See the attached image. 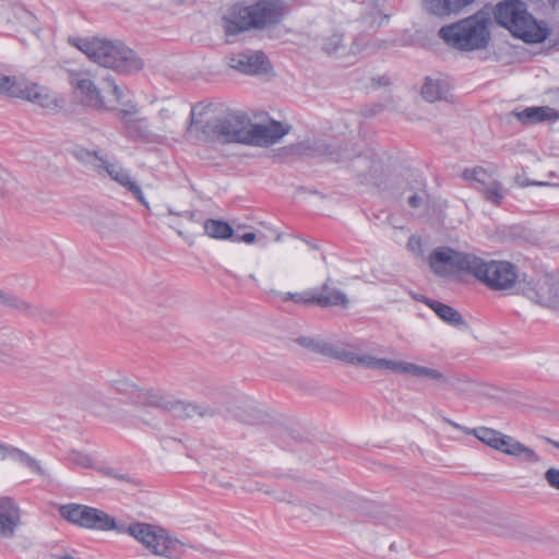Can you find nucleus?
<instances>
[{
	"label": "nucleus",
	"instance_id": "obj_1",
	"mask_svg": "<svg viewBox=\"0 0 559 559\" xmlns=\"http://www.w3.org/2000/svg\"><path fill=\"white\" fill-rule=\"evenodd\" d=\"M68 43L86 55L91 61L120 73H132L143 67L136 53L120 41L93 36L69 37Z\"/></svg>",
	"mask_w": 559,
	"mask_h": 559
},
{
	"label": "nucleus",
	"instance_id": "obj_2",
	"mask_svg": "<svg viewBox=\"0 0 559 559\" xmlns=\"http://www.w3.org/2000/svg\"><path fill=\"white\" fill-rule=\"evenodd\" d=\"M286 7L282 0H260L247 7L235 8L230 17L224 19L227 36H234L251 28H265L282 21Z\"/></svg>",
	"mask_w": 559,
	"mask_h": 559
},
{
	"label": "nucleus",
	"instance_id": "obj_3",
	"mask_svg": "<svg viewBox=\"0 0 559 559\" xmlns=\"http://www.w3.org/2000/svg\"><path fill=\"white\" fill-rule=\"evenodd\" d=\"M189 131L199 130V138L205 141L222 144H245L248 128V118L239 112H228L222 116L207 118L204 122L194 118L195 107L191 110Z\"/></svg>",
	"mask_w": 559,
	"mask_h": 559
},
{
	"label": "nucleus",
	"instance_id": "obj_4",
	"mask_svg": "<svg viewBox=\"0 0 559 559\" xmlns=\"http://www.w3.org/2000/svg\"><path fill=\"white\" fill-rule=\"evenodd\" d=\"M490 19L483 12L442 26L439 36L449 46L463 51H473L487 47L490 39Z\"/></svg>",
	"mask_w": 559,
	"mask_h": 559
},
{
	"label": "nucleus",
	"instance_id": "obj_5",
	"mask_svg": "<svg viewBox=\"0 0 559 559\" xmlns=\"http://www.w3.org/2000/svg\"><path fill=\"white\" fill-rule=\"evenodd\" d=\"M121 534H128L155 556L181 559L185 545L162 526L145 522L124 523Z\"/></svg>",
	"mask_w": 559,
	"mask_h": 559
},
{
	"label": "nucleus",
	"instance_id": "obj_6",
	"mask_svg": "<svg viewBox=\"0 0 559 559\" xmlns=\"http://www.w3.org/2000/svg\"><path fill=\"white\" fill-rule=\"evenodd\" d=\"M73 156L78 162L92 168L98 175H108L114 181L131 192L143 206L150 209L141 187L131 179L129 171L120 164L110 162L103 152L78 147L73 151Z\"/></svg>",
	"mask_w": 559,
	"mask_h": 559
},
{
	"label": "nucleus",
	"instance_id": "obj_7",
	"mask_svg": "<svg viewBox=\"0 0 559 559\" xmlns=\"http://www.w3.org/2000/svg\"><path fill=\"white\" fill-rule=\"evenodd\" d=\"M472 274L492 290L512 288L519 277L516 267L507 261H486L477 257Z\"/></svg>",
	"mask_w": 559,
	"mask_h": 559
},
{
	"label": "nucleus",
	"instance_id": "obj_8",
	"mask_svg": "<svg viewBox=\"0 0 559 559\" xmlns=\"http://www.w3.org/2000/svg\"><path fill=\"white\" fill-rule=\"evenodd\" d=\"M104 107L103 109H115L118 105L124 106L119 110V118L129 131H135L139 135H146L147 124L145 118L138 117V108L129 100H124L122 88L117 85L110 78L105 80L103 86Z\"/></svg>",
	"mask_w": 559,
	"mask_h": 559
},
{
	"label": "nucleus",
	"instance_id": "obj_9",
	"mask_svg": "<svg viewBox=\"0 0 559 559\" xmlns=\"http://www.w3.org/2000/svg\"><path fill=\"white\" fill-rule=\"evenodd\" d=\"M429 263L433 272L441 276L454 271L472 274L477 263V255L450 247H439L431 252Z\"/></svg>",
	"mask_w": 559,
	"mask_h": 559
},
{
	"label": "nucleus",
	"instance_id": "obj_10",
	"mask_svg": "<svg viewBox=\"0 0 559 559\" xmlns=\"http://www.w3.org/2000/svg\"><path fill=\"white\" fill-rule=\"evenodd\" d=\"M154 408L181 419L209 418L216 415V411L205 403L179 400L163 391H159Z\"/></svg>",
	"mask_w": 559,
	"mask_h": 559
},
{
	"label": "nucleus",
	"instance_id": "obj_11",
	"mask_svg": "<svg viewBox=\"0 0 559 559\" xmlns=\"http://www.w3.org/2000/svg\"><path fill=\"white\" fill-rule=\"evenodd\" d=\"M495 22L507 28L514 37L524 40V2L503 0L493 9Z\"/></svg>",
	"mask_w": 559,
	"mask_h": 559
},
{
	"label": "nucleus",
	"instance_id": "obj_12",
	"mask_svg": "<svg viewBox=\"0 0 559 559\" xmlns=\"http://www.w3.org/2000/svg\"><path fill=\"white\" fill-rule=\"evenodd\" d=\"M10 97L28 100L45 109H56L60 106L58 96L46 86L16 79L11 85Z\"/></svg>",
	"mask_w": 559,
	"mask_h": 559
},
{
	"label": "nucleus",
	"instance_id": "obj_13",
	"mask_svg": "<svg viewBox=\"0 0 559 559\" xmlns=\"http://www.w3.org/2000/svg\"><path fill=\"white\" fill-rule=\"evenodd\" d=\"M464 180L480 191L485 199L496 205H499L504 198L502 185L496 180L489 171L483 167L466 168L462 173Z\"/></svg>",
	"mask_w": 559,
	"mask_h": 559
},
{
	"label": "nucleus",
	"instance_id": "obj_14",
	"mask_svg": "<svg viewBox=\"0 0 559 559\" xmlns=\"http://www.w3.org/2000/svg\"><path fill=\"white\" fill-rule=\"evenodd\" d=\"M68 80L82 103L95 109H103V87L96 86L87 71L70 70L68 72Z\"/></svg>",
	"mask_w": 559,
	"mask_h": 559
},
{
	"label": "nucleus",
	"instance_id": "obj_15",
	"mask_svg": "<svg viewBox=\"0 0 559 559\" xmlns=\"http://www.w3.org/2000/svg\"><path fill=\"white\" fill-rule=\"evenodd\" d=\"M117 393L124 395L131 403L154 407L160 390L141 389L124 374L118 373L109 380Z\"/></svg>",
	"mask_w": 559,
	"mask_h": 559
},
{
	"label": "nucleus",
	"instance_id": "obj_16",
	"mask_svg": "<svg viewBox=\"0 0 559 559\" xmlns=\"http://www.w3.org/2000/svg\"><path fill=\"white\" fill-rule=\"evenodd\" d=\"M293 154L324 156L331 162H343L354 156L347 147L343 148L338 143H329L325 140H314L312 142H300L290 147Z\"/></svg>",
	"mask_w": 559,
	"mask_h": 559
},
{
	"label": "nucleus",
	"instance_id": "obj_17",
	"mask_svg": "<svg viewBox=\"0 0 559 559\" xmlns=\"http://www.w3.org/2000/svg\"><path fill=\"white\" fill-rule=\"evenodd\" d=\"M289 131V127L272 120L267 124L252 123L248 119L246 145L270 146L281 140Z\"/></svg>",
	"mask_w": 559,
	"mask_h": 559
},
{
	"label": "nucleus",
	"instance_id": "obj_18",
	"mask_svg": "<svg viewBox=\"0 0 559 559\" xmlns=\"http://www.w3.org/2000/svg\"><path fill=\"white\" fill-rule=\"evenodd\" d=\"M323 356L337 359L354 366H364L371 368L373 356L367 354H357L352 350L349 345L332 343L319 338L316 352Z\"/></svg>",
	"mask_w": 559,
	"mask_h": 559
},
{
	"label": "nucleus",
	"instance_id": "obj_19",
	"mask_svg": "<svg viewBox=\"0 0 559 559\" xmlns=\"http://www.w3.org/2000/svg\"><path fill=\"white\" fill-rule=\"evenodd\" d=\"M371 369L391 370L396 373L413 374L420 378H429L438 382H445V377L437 369L419 366L412 362L390 360L373 357Z\"/></svg>",
	"mask_w": 559,
	"mask_h": 559
},
{
	"label": "nucleus",
	"instance_id": "obj_20",
	"mask_svg": "<svg viewBox=\"0 0 559 559\" xmlns=\"http://www.w3.org/2000/svg\"><path fill=\"white\" fill-rule=\"evenodd\" d=\"M526 297L538 305L559 311V278L545 275L526 289Z\"/></svg>",
	"mask_w": 559,
	"mask_h": 559
},
{
	"label": "nucleus",
	"instance_id": "obj_21",
	"mask_svg": "<svg viewBox=\"0 0 559 559\" xmlns=\"http://www.w3.org/2000/svg\"><path fill=\"white\" fill-rule=\"evenodd\" d=\"M229 66L245 74H264L270 70V63L262 51L233 53Z\"/></svg>",
	"mask_w": 559,
	"mask_h": 559
},
{
	"label": "nucleus",
	"instance_id": "obj_22",
	"mask_svg": "<svg viewBox=\"0 0 559 559\" xmlns=\"http://www.w3.org/2000/svg\"><path fill=\"white\" fill-rule=\"evenodd\" d=\"M21 525V509L10 497H0V537L12 538Z\"/></svg>",
	"mask_w": 559,
	"mask_h": 559
},
{
	"label": "nucleus",
	"instance_id": "obj_23",
	"mask_svg": "<svg viewBox=\"0 0 559 559\" xmlns=\"http://www.w3.org/2000/svg\"><path fill=\"white\" fill-rule=\"evenodd\" d=\"M124 522H116V520L103 510L87 507L82 527L97 531H115L119 534L122 532Z\"/></svg>",
	"mask_w": 559,
	"mask_h": 559
},
{
	"label": "nucleus",
	"instance_id": "obj_24",
	"mask_svg": "<svg viewBox=\"0 0 559 559\" xmlns=\"http://www.w3.org/2000/svg\"><path fill=\"white\" fill-rule=\"evenodd\" d=\"M475 0H423L424 9L438 17H447L460 13Z\"/></svg>",
	"mask_w": 559,
	"mask_h": 559
},
{
	"label": "nucleus",
	"instance_id": "obj_25",
	"mask_svg": "<svg viewBox=\"0 0 559 559\" xmlns=\"http://www.w3.org/2000/svg\"><path fill=\"white\" fill-rule=\"evenodd\" d=\"M316 306L320 308L342 307L347 308L349 299L346 294L335 287H331L328 281L319 288L314 289Z\"/></svg>",
	"mask_w": 559,
	"mask_h": 559
},
{
	"label": "nucleus",
	"instance_id": "obj_26",
	"mask_svg": "<svg viewBox=\"0 0 559 559\" xmlns=\"http://www.w3.org/2000/svg\"><path fill=\"white\" fill-rule=\"evenodd\" d=\"M418 300L426 304L445 323L454 328L467 329L468 325L463 316L453 307L427 297L418 298Z\"/></svg>",
	"mask_w": 559,
	"mask_h": 559
},
{
	"label": "nucleus",
	"instance_id": "obj_27",
	"mask_svg": "<svg viewBox=\"0 0 559 559\" xmlns=\"http://www.w3.org/2000/svg\"><path fill=\"white\" fill-rule=\"evenodd\" d=\"M0 306L32 317L44 318L46 314H48L47 311H43L39 308L33 307L28 301L2 288H0Z\"/></svg>",
	"mask_w": 559,
	"mask_h": 559
},
{
	"label": "nucleus",
	"instance_id": "obj_28",
	"mask_svg": "<svg viewBox=\"0 0 559 559\" xmlns=\"http://www.w3.org/2000/svg\"><path fill=\"white\" fill-rule=\"evenodd\" d=\"M550 35V27L526 12V44L543 43Z\"/></svg>",
	"mask_w": 559,
	"mask_h": 559
},
{
	"label": "nucleus",
	"instance_id": "obj_29",
	"mask_svg": "<svg viewBox=\"0 0 559 559\" xmlns=\"http://www.w3.org/2000/svg\"><path fill=\"white\" fill-rule=\"evenodd\" d=\"M450 90L447 81L428 78L421 87L423 97L430 103L444 98Z\"/></svg>",
	"mask_w": 559,
	"mask_h": 559
},
{
	"label": "nucleus",
	"instance_id": "obj_30",
	"mask_svg": "<svg viewBox=\"0 0 559 559\" xmlns=\"http://www.w3.org/2000/svg\"><path fill=\"white\" fill-rule=\"evenodd\" d=\"M467 433L474 435L478 440L496 450L502 449L504 444V435L491 428L477 427L472 430H467Z\"/></svg>",
	"mask_w": 559,
	"mask_h": 559
},
{
	"label": "nucleus",
	"instance_id": "obj_31",
	"mask_svg": "<svg viewBox=\"0 0 559 559\" xmlns=\"http://www.w3.org/2000/svg\"><path fill=\"white\" fill-rule=\"evenodd\" d=\"M204 230L207 236L215 239H233L234 229L224 221L207 219L204 223Z\"/></svg>",
	"mask_w": 559,
	"mask_h": 559
},
{
	"label": "nucleus",
	"instance_id": "obj_32",
	"mask_svg": "<svg viewBox=\"0 0 559 559\" xmlns=\"http://www.w3.org/2000/svg\"><path fill=\"white\" fill-rule=\"evenodd\" d=\"M558 119L559 112L551 107H526V122L540 123L546 121H556Z\"/></svg>",
	"mask_w": 559,
	"mask_h": 559
},
{
	"label": "nucleus",
	"instance_id": "obj_33",
	"mask_svg": "<svg viewBox=\"0 0 559 559\" xmlns=\"http://www.w3.org/2000/svg\"><path fill=\"white\" fill-rule=\"evenodd\" d=\"M19 342L17 333L10 331L7 341L0 342V362L5 366H14L16 357L14 354L15 344Z\"/></svg>",
	"mask_w": 559,
	"mask_h": 559
},
{
	"label": "nucleus",
	"instance_id": "obj_34",
	"mask_svg": "<svg viewBox=\"0 0 559 559\" xmlns=\"http://www.w3.org/2000/svg\"><path fill=\"white\" fill-rule=\"evenodd\" d=\"M86 509L87 506L70 503L61 506L59 512L60 515L70 523L82 527Z\"/></svg>",
	"mask_w": 559,
	"mask_h": 559
},
{
	"label": "nucleus",
	"instance_id": "obj_35",
	"mask_svg": "<svg viewBox=\"0 0 559 559\" xmlns=\"http://www.w3.org/2000/svg\"><path fill=\"white\" fill-rule=\"evenodd\" d=\"M9 456L25 464L28 468H31L35 473H38L40 475H44V473H45L44 469L41 468L40 464L35 459H33L26 452L15 448V447L11 445L10 451H9Z\"/></svg>",
	"mask_w": 559,
	"mask_h": 559
},
{
	"label": "nucleus",
	"instance_id": "obj_36",
	"mask_svg": "<svg viewBox=\"0 0 559 559\" xmlns=\"http://www.w3.org/2000/svg\"><path fill=\"white\" fill-rule=\"evenodd\" d=\"M322 48L330 56H340L345 49L343 36L341 34L331 35L324 39Z\"/></svg>",
	"mask_w": 559,
	"mask_h": 559
},
{
	"label": "nucleus",
	"instance_id": "obj_37",
	"mask_svg": "<svg viewBox=\"0 0 559 559\" xmlns=\"http://www.w3.org/2000/svg\"><path fill=\"white\" fill-rule=\"evenodd\" d=\"M504 444L502 449H498L499 451H502L510 455H521L524 453V445H522L520 442L515 441L511 437L504 436L503 437Z\"/></svg>",
	"mask_w": 559,
	"mask_h": 559
},
{
	"label": "nucleus",
	"instance_id": "obj_38",
	"mask_svg": "<svg viewBox=\"0 0 559 559\" xmlns=\"http://www.w3.org/2000/svg\"><path fill=\"white\" fill-rule=\"evenodd\" d=\"M428 199H429L428 193L425 190H420V191L412 193L407 198V204L412 209H423V207L427 206Z\"/></svg>",
	"mask_w": 559,
	"mask_h": 559
},
{
	"label": "nucleus",
	"instance_id": "obj_39",
	"mask_svg": "<svg viewBox=\"0 0 559 559\" xmlns=\"http://www.w3.org/2000/svg\"><path fill=\"white\" fill-rule=\"evenodd\" d=\"M69 461L78 466L88 468L93 466V460L92 457L83 452L80 451H71L68 456Z\"/></svg>",
	"mask_w": 559,
	"mask_h": 559
},
{
	"label": "nucleus",
	"instance_id": "obj_40",
	"mask_svg": "<svg viewBox=\"0 0 559 559\" xmlns=\"http://www.w3.org/2000/svg\"><path fill=\"white\" fill-rule=\"evenodd\" d=\"M293 301L304 306L316 305L314 289H307L301 293H295Z\"/></svg>",
	"mask_w": 559,
	"mask_h": 559
},
{
	"label": "nucleus",
	"instance_id": "obj_41",
	"mask_svg": "<svg viewBox=\"0 0 559 559\" xmlns=\"http://www.w3.org/2000/svg\"><path fill=\"white\" fill-rule=\"evenodd\" d=\"M545 479L551 488L559 490V469L558 468L551 467V468L547 469L545 473Z\"/></svg>",
	"mask_w": 559,
	"mask_h": 559
},
{
	"label": "nucleus",
	"instance_id": "obj_42",
	"mask_svg": "<svg viewBox=\"0 0 559 559\" xmlns=\"http://www.w3.org/2000/svg\"><path fill=\"white\" fill-rule=\"evenodd\" d=\"M15 81L14 76H8L0 74V93L5 94L8 96L11 95V85H13Z\"/></svg>",
	"mask_w": 559,
	"mask_h": 559
},
{
	"label": "nucleus",
	"instance_id": "obj_43",
	"mask_svg": "<svg viewBox=\"0 0 559 559\" xmlns=\"http://www.w3.org/2000/svg\"><path fill=\"white\" fill-rule=\"evenodd\" d=\"M318 341H319V338L308 337V336H302V337L297 338V343L299 345H301L302 347H305L313 353L316 352Z\"/></svg>",
	"mask_w": 559,
	"mask_h": 559
},
{
	"label": "nucleus",
	"instance_id": "obj_44",
	"mask_svg": "<svg viewBox=\"0 0 559 559\" xmlns=\"http://www.w3.org/2000/svg\"><path fill=\"white\" fill-rule=\"evenodd\" d=\"M12 181L11 175L7 170L0 169V194L8 191L9 185Z\"/></svg>",
	"mask_w": 559,
	"mask_h": 559
},
{
	"label": "nucleus",
	"instance_id": "obj_45",
	"mask_svg": "<svg viewBox=\"0 0 559 559\" xmlns=\"http://www.w3.org/2000/svg\"><path fill=\"white\" fill-rule=\"evenodd\" d=\"M407 248L413 251H419L421 248V239L417 236H411L407 241Z\"/></svg>",
	"mask_w": 559,
	"mask_h": 559
},
{
	"label": "nucleus",
	"instance_id": "obj_46",
	"mask_svg": "<svg viewBox=\"0 0 559 559\" xmlns=\"http://www.w3.org/2000/svg\"><path fill=\"white\" fill-rule=\"evenodd\" d=\"M257 236L254 233H246L241 236H235L233 237V240L236 242H246V243H252L255 240Z\"/></svg>",
	"mask_w": 559,
	"mask_h": 559
},
{
	"label": "nucleus",
	"instance_id": "obj_47",
	"mask_svg": "<svg viewBox=\"0 0 559 559\" xmlns=\"http://www.w3.org/2000/svg\"><path fill=\"white\" fill-rule=\"evenodd\" d=\"M10 448H11V445H8V444H4V443L0 442V457H1V460H5L7 457H9Z\"/></svg>",
	"mask_w": 559,
	"mask_h": 559
},
{
	"label": "nucleus",
	"instance_id": "obj_48",
	"mask_svg": "<svg viewBox=\"0 0 559 559\" xmlns=\"http://www.w3.org/2000/svg\"><path fill=\"white\" fill-rule=\"evenodd\" d=\"M544 408H540L538 407L536 404L534 403H526V414L530 413V414H534V413H538L540 411H543Z\"/></svg>",
	"mask_w": 559,
	"mask_h": 559
},
{
	"label": "nucleus",
	"instance_id": "obj_49",
	"mask_svg": "<svg viewBox=\"0 0 559 559\" xmlns=\"http://www.w3.org/2000/svg\"><path fill=\"white\" fill-rule=\"evenodd\" d=\"M308 510L313 514V515H317V516H321L324 512V510L318 506H310L308 508Z\"/></svg>",
	"mask_w": 559,
	"mask_h": 559
},
{
	"label": "nucleus",
	"instance_id": "obj_50",
	"mask_svg": "<svg viewBox=\"0 0 559 559\" xmlns=\"http://www.w3.org/2000/svg\"><path fill=\"white\" fill-rule=\"evenodd\" d=\"M444 421H445L447 424H449L450 426H452L453 428L459 429V430H463V431H465L466 433H467V430H469L468 428H464V427H462L461 425H459L457 423H455V421H453V420H451V419H449V418H444Z\"/></svg>",
	"mask_w": 559,
	"mask_h": 559
},
{
	"label": "nucleus",
	"instance_id": "obj_51",
	"mask_svg": "<svg viewBox=\"0 0 559 559\" xmlns=\"http://www.w3.org/2000/svg\"><path fill=\"white\" fill-rule=\"evenodd\" d=\"M538 3H542L543 5L549 4L552 8L559 7V0H536Z\"/></svg>",
	"mask_w": 559,
	"mask_h": 559
},
{
	"label": "nucleus",
	"instance_id": "obj_52",
	"mask_svg": "<svg viewBox=\"0 0 559 559\" xmlns=\"http://www.w3.org/2000/svg\"><path fill=\"white\" fill-rule=\"evenodd\" d=\"M283 301H288L294 299L295 293H278Z\"/></svg>",
	"mask_w": 559,
	"mask_h": 559
},
{
	"label": "nucleus",
	"instance_id": "obj_53",
	"mask_svg": "<svg viewBox=\"0 0 559 559\" xmlns=\"http://www.w3.org/2000/svg\"><path fill=\"white\" fill-rule=\"evenodd\" d=\"M511 115L516 117L520 121L524 122V110H522V111L513 110L511 112Z\"/></svg>",
	"mask_w": 559,
	"mask_h": 559
},
{
	"label": "nucleus",
	"instance_id": "obj_54",
	"mask_svg": "<svg viewBox=\"0 0 559 559\" xmlns=\"http://www.w3.org/2000/svg\"><path fill=\"white\" fill-rule=\"evenodd\" d=\"M181 216H183L190 221H194V218H195L194 212H191V211H186V212L181 213Z\"/></svg>",
	"mask_w": 559,
	"mask_h": 559
},
{
	"label": "nucleus",
	"instance_id": "obj_55",
	"mask_svg": "<svg viewBox=\"0 0 559 559\" xmlns=\"http://www.w3.org/2000/svg\"><path fill=\"white\" fill-rule=\"evenodd\" d=\"M525 185L526 186H530V185H533V186H543L545 185L544 182H540V181H530V180H526L525 181Z\"/></svg>",
	"mask_w": 559,
	"mask_h": 559
},
{
	"label": "nucleus",
	"instance_id": "obj_56",
	"mask_svg": "<svg viewBox=\"0 0 559 559\" xmlns=\"http://www.w3.org/2000/svg\"><path fill=\"white\" fill-rule=\"evenodd\" d=\"M159 116H160L162 118H168V117H169V111H168L167 109H162V110L159 111Z\"/></svg>",
	"mask_w": 559,
	"mask_h": 559
},
{
	"label": "nucleus",
	"instance_id": "obj_57",
	"mask_svg": "<svg viewBox=\"0 0 559 559\" xmlns=\"http://www.w3.org/2000/svg\"><path fill=\"white\" fill-rule=\"evenodd\" d=\"M95 227L98 228L100 231H104L105 229H107L106 226H103L100 222H95Z\"/></svg>",
	"mask_w": 559,
	"mask_h": 559
},
{
	"label": "nucleus",
	"instance_id": "obj_58",
	"mask_svg": "<svg viewBox=\"0 0 559 559\" xmlns=\"http://www.w3.org/2000/svg\"><path fill=\"white\" fill-rule=\"evenodd\" d=\"M525 452H526V459H530L531 456H534V452L532 450H530L528 448L525 449Z\"/></svg>",
	"mask_w": 559,
	"mask_h": 559
},
{
	"label": "nucleus",
	"instance_id": "obj_59",
	"mask_svg": "<svg viewBox=\"0 0 559 559\" xmlns=\"http://www.w3.org/2000/svg\"><path fill=\"white\" fill-rule=\"evenodd\" d=\"M389 83V80L386 78H381L380 79V84H383V85H386Z\"/></svg>",
	"mask_w": 559,
	"mask_h": 559
},
{
	"label": "nucleus",
	"instance_id": "obj_60",
	"mask_svg": "<svg viewBox=\"0 0 559 559\" xmlns=\"http://www.w3.org/2000/svg\"><path fill=\"white\" fill-rule=\"evenodd\" d=\"M276 499L280 500V501H288V502H290V499H286V497H284V496L283 497L282 496L281 497H276Z\"/></svg>",
	"mask_w": 559,
	"mask_h": 559
},
{
	"label": "nucleus",
	"instance_id": "obj_61",
	"mask_svg": "<svg viewBox=\"0 0 559 559\" xmlns=\"http://www.w3.org/2000/svg\"><path fill=\"white\" fill-rule=\"evenodd\" d=\"M168 213H169V215H180L181 216V213H175V211H173L171 209L168 210Z\"/></svg>",
	"mask_w": 559,
	"mask_h": 559
},
{
	"label": "nucleus",
	"instance_id": "obj_62",
	"mask_svg": "<svg viewBox=\"0 0 559 559\" xmlns=\"http://www.w3.org/2000/svg\"><path fill=\"white\" fill-rule=\"evenodd\" d=\"M421 297H424V296H423V295H413V298H414L415 300H417V301H419V300H418V298H421Z\"/></svg>",
	"mask_w": 559,
	"mask_h": 559
},
{
	"label": "nucleus",
	"instance_id": "obj_63",
	"mask_svg": "<svg viewBox=\"0 0 559 559\" xmlns=\"http://www.w3.org/2000/svg\"><path fill=\"white\" fill-rule=\"evenodd\" d=\"M557 449H559V442L558 441H552L551 442Z\"/></svg>",
	"mask_w": 559,
	"mask_h": 559
},
{
	"label": "nucleus",
	"instance_id": "obj_64",
	"mask_svg": "<svg viewBox=\"0 0 559 559\" xmlns=\"http://www.w3.org/2000/svg\"><path fill=\"white\" fill-rule=\"evenodd\" d=\"M60 559H74L73 557H70V556H66V557H62Z\"/></svg>",
	"mask_w": 559,
	"mask_h": 559
}]
</instances>
